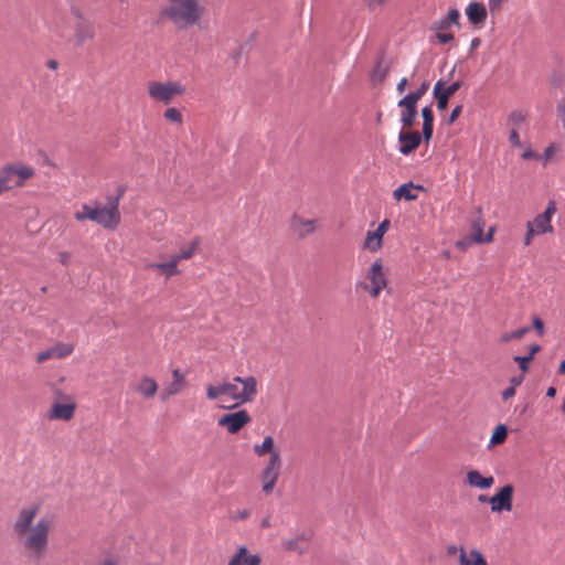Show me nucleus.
<instances>
[{"mask_svg": "<svg viewBox=\"0 0 565 565\" xmlns=\"http://www.w3.org/2000/svg\"><path fill=\"white\" fill-rule=\"evenodd\" d=\"M179 263L171 255L168 262L163 263H149L146 265L147 269L159 270L166 278H170L172 276H177L180 274L178 268Z\"/></svg>", "mask_w": 565, "mask_h": 565, "instance_id": "nucleus-26", "label": "nucleus"}, {"mask_svg": "<svg viewBox=\"0 0 565 565\" xmlns=\"http://www.w3.org/2000/svg\"><path fill=\"white\" fill-rule=\"evenodd\" d=\"M468 21L478 26H482L487 20V8L480 2H470L466 8Z\"/></svg>", "mask_w": 565, "mask_h": 565, "instance_id": "nucleus-23", "label": "nucleus"}, {"mask_svg": "<svg viewBox=\"0 0 565 565\" xmlns=\"http://www.w3.org/2000/svg\"><path fill=\"white\" fill-rule=\"evenodd\" d=\"M541 351V347L539 344H533L530 347V352L527 356H532V360L534 359V355Z\"/></svg>", "mask_w": 565, "mask_h": 565, "instance_id": "nucleus-55", "label": "nucleus"}, {"mask_svg": "<svg viewBox=\"0 0 565 565\" xmlns=\"http://www.w3.org/2000/svg\"><path fill=\"white\" fill-rule=\"evenodd\" d=\"M514 487L505 484L489 498L492 513L511 512L513 509Z\"/></svg>", "mask_w": 565, "mask_h": 565, "instance_id": "nucleus-11", "label": "nucleus"}, {"mask_svg": "<svg viewBox=\"0 0 565 565\" xmlns=\"http://www.w3.org/2000/svg\"><path fill=\"white\" fill-rule=\"evenodd\" d=\"M387 286V269L384 267L383 260L377 258L366 269L364 279L356 282L355 288L376 299Z\"/></svg>", "mask_w": 565, "mask_h": 565, "instance_id": "nucleus-4", "label": "nucleus"}, {"mask_svg": "<svg viewBox=\"0 0 565 565\" xmlns=\"http://www.w3.org/2000/svg\"><path fill=\"white\" fill-rule=\"evenodd\" d=\"M271 526V519L270 516H265L262 521H260V527L262 529H268Z\"/></svg>", "mask_w": 565, "mask_h": 565, "instance_id": "nucleus-56", "label": "nucleus"}, {"mask_svg": "<svg viewBox=\"0 0 565 565\" xmlns=\"http://www.w3.org/2000/svg\"><path fill=\"white\" fill-rule=\"evenodd\" d=\"M281 467V457L275 455L274 458H268L260 473L262 490L264 493L269 494L273 492L280 476Z\"/></svg>", "mask_w": 565, "mask_h": 565, "instance_id": "nucleus-10", "label": "nucleus"}, {"mask_svg": "<svg viewBox=\"0 0 565 565\" xmlns=\"http://www.w3.org/2000/svg\"><path fill=\"white\" fill-rule=\"evenodd\" d=\"M262 563L259 553H253L246 545H239L227 565H262Z\"/></svg>", "mask_w": 565, "mask_h": 565, "instance_id": "nucleus-20", "label": "nucleus"}, {"mask_svg": "<svg viewBox=\"0 0 565 565\" xmlns=\"http://www.w3.org/2000/svg\"><path fill=\"white\" fill-rule=\"evenodd\" d=\"M509 140H510V142H511V145H512L513 147H515V148H523V143H522V141H521V139H520V136H519V134H518V131H516V130H514V129H513V130L510 132Z\"/></svg>", "mask_w": 565, "mask_h": 565, "instance_id": "nucleus-45", "label": "nucleus"}, {"mask_svg": "<svg viewBox=\"0 0 565 565\" xmlns=\"http://www.w3.org/2000/svg\"><path fill=\"white\" fill-rule=\"evenodd\" d=\"M513 360L518 363L520 370L523 372V373H526L530 369V363L532 361V356H519V355H515L513 358Z\"/></svg>", "mask_w": 565, "mask_h": 565, "instance_id": "nucleus-38", "label": "nucleus"}, {"mask_svg": "<svg viewBox=\"0 0 565 565\" xmlns=\"http://www.w3.org/2000/svg\"><path fill=\"white\" fill-rule=\"evenodd\" d=\"M303 536H297L294 539L285 540L282 546L286 551L297 552L299 554L305 553L306 547L303 546Z\"/></svg>", "mask_w": 565, "mask_h": 565, "instance_id": "nucleus-32", "label": "nucleus"}, {"mask_svg": "<svg viewBox=\"0 0 565 565\" xmlns=\"http://www.w3.org/2000/svg\"><path fill=\"white\" fill-rule=\"evenodd\" d=\"M429 83L424 81L416 90L408 93L398 100L397 106L401 108V124L403 128H412L417 118V103L427 93Z\"/></svg>", "mask_w": 565, "mask_h": 565, "instance_id": "nucleus-7", "label": "nucleus"}, {"mask_svg": "<svg viewBox=\"0 0 565 565\" xmlns=\"http://www.w3.org/2000/svg\"><path fill=\"white\" fill-rule=\"evenodd\" d=\"M424 188L422 185L414 184L413 182H407L393 191V199L397 202L404 201H415L418 199V193Z\"/></svg>", "mask_w": 565, "mask_h": 565, "instance_id": "nucleus-21", "label": "nucleus"}, {"mask_svg": "<svg viewBox=\"0 0 565 565\" xmlns=\"http://www.w3.org/2000/svg\"><path fill=\"white\" fill-rule=\"evenodd\" d=\"M97 206L92 207L88 204H83L81 211L75 212L74 217L77 221L90 220L94 221L96 217Z\"/></svg>", "mask_w": 565, "mask_h": 565, "instance_id": "nucleus-34", "label": "nucleus"}, {"mask_svg": "<svg viewBox=\"0 0 565 565\" xmlns=\"http://www.w3.org/2000/svg\"><path fill=\"white\" fill-rule=\"evenodd\" d=\"M556 212V203L555 201L551 200L548 201L544 212L537 214L533 220L526 222V231L523 237L524 246H531L536 236L554 233L552 218Z\"/></svg>", "mask_w": 565, "mask_h": 565, "instance_id": "nucleus-5", "label": "nucleus"}, {"mask_svg": "<svg viewBox=\"0 0 565 565\" xmlns=\"http://www.w3.org/2000/svg\"><path fill=\"white\" fill-rule=\"evenodd\" d=\"M467 483L477 489L486 490L493 486V476H482L478 470H469L466 473Z\"/></svg>", "mask_w": 565, "mask_h": 565, "instance_id": "nucleus-25", "label": "nucleus"}, {"mask_svg": "<svg viewBox=\"0 0 565 565\" xmlns=\"http://www.w3.org/2000/svg\"><path fill=\"white\" fill-rule=\"evenodd\" d=\"M96 218L94 222L107 230H115L120 223V212L118 209V199L109 206H97Z\"/></svg>", "mask_w": 565, "mask_h": 565, "instance_id": "nucleus-12", "label": "nucleus"}, {"mask_svg": "<svg viewBox=\"0 0 565 565\" xmlns=\"http://www.w3.org/2000/svg\"><path fill=\"white\" fill-rule=\"evenodd\" d=\"M390 220L385 218L379 224V226L374 231H367L363 242V249L369 250L371 253L379 252L383 246V238L384 235L390 230Z\"/></svg>", "mask_w": 565, "mask_h": 565, "instance_id": "nucleus-14", "label": "nucleus"}, {"mask_svg": "<svg viewBox=\"0 0 565 565\" xmlns=\"http://www.w3.org/2000/svg\"><path fill=\"white\" fill-rule=\"evenodd\" d=\"M200 244H201V238L194 237L191 241L182 244L179 252L173 254L172 256H173V258H175V260L178 263H180L182 260L191 259L198 253Z\"/></svg>", "mask_w": 565, "mask_h": 565, "instance_id": "nucleus-27", "label": "nucleus"}, {"mask_svg": "<svg viewBox=\"0 0 565 565\" xmlns=\"http://www.w3.org/2000/svg\"><path fill=\"white\" fill-rule=\"evenodd\" d=\"M530 331L529 327H524L514 331L503 332L500 335L499 342L502 344L509 343L513 340H520Z\"/></svg>", "mask_w": 565, "mask_h": 565, "instance_id": "nucleus-33", "label": "nucleus"}, {"mask_svg": "<svg viewBox=\"0 0 565 565\" xmlns=\"http://www.w3.org/2000/svg\"><path fill=\"white\" fill-rule=\"evenodd\" d=\"M163 117L166 120L178 125H182L183 122L182 114L174 107L167 108L163 113Z\"/></svg>", "mask_w": 565, "mask_h": 565, "instance_id": "nucleus-36", "label": "nucleus"}, {"mask_svg": "<svg viewBox=\"0 0 565 565\" xmlns=\"http://www.w3.org/2000/svg\"><path fill=\"white\" fill-rule=\"evenodd\" d=\"M558 374H565V360H563L559 364Z\"/></svg>", "mask_w": 565, "mask_h": 565, "instance_id": "nucleus-60", "label": "nucleus"}, {"mask_svg": "<svg viewBox=\"0 0 565 565\" xmlns=\"http://www.w3.org/2000/svg\"><path fill=\"white\" fill-rule=\"evenodd\" d=\"M505 0H488V7L491 13H497L501 10L502 3Z\"/></svg>", "mask_w": 565, "mask_h": 565, "instance_id": "nucleus-46", "label": "nucleus"}, {"mask_svg": "<svg viewBox=\"0 0 565 565\" xmlns=\"http://www.w3.org/2000/svg\"><path fill=\"white\" fill-rule=\"evenodd\" d=\"M533 327L536 330V332L539 333V335H543V333H544V323H543L541 318H539V317H534L533 318Z\"/></svg>", "mask_w": 565, "mask_h": 565, "instance_id": "nucleus-49", "label": "nucleus"}, {"mask_svg": "<svg viewBox=\"0 0 565 565\" xmlns=\"http://www.w3.org/2000/svg\"><path fill=\"white\" fill-rule=\"evenodd\" d=\"M458 565H489L483 553L477 547L461 550Z\"/></svg>", "mask_w": 565, "mask_h": 565, "instance_id": "nucleus-24", "label": "nucleus"}, {"mask_svg": "<svg viewBox=\"0 0 565 565\" xmlns=\"http://www.w3.org/2000/svg\"><path fill=\"white\" fill-rule=\"evenodd\" d=\"M75 36L79 43H84L87 40H92L94 38L93 25L86 21L79 22L76 28Z\"/></svg>", "mask_w": 565, "mask_h": 565, "instance_id": "nucleus-30", "label": "nucleus"}, {"mask_svg": "<svg viewBox=\"0 0 565 565\" xmlns=\"http://www.w3.org/2000/svg\"><path fill=\"white\" fill-rule=\"evenodd\" d=\"M68 257H70V255L67 253H61L60 254L61 263L64 265L67 264Z\"/></svg>", "mask_w": 565, "mask_h": 565, "instance_id": "nucleus-58", "label": "nucleus"}, {"mask_svg": "<svg viewBox=\"0 0 565 565\" xmlns=\"http://www.w3.org/2000/svg\"><path fill=\"white\" fill-rule=\"evenodd\" d=\"M408 85V79L406 77L401 78V81L397 83L396 90L399 95H403L406 90V87Z\"/></svg>", "mask_w": 565, "mask_h": 565, "instance_id": "nucleus-51", "label": "nucleus"}, {"mask_svg": "<svg viewBox=\"0 0 565 565\" xmlns=\"http://www.w3.org/2000/svg\"><path fill=\"white\" fill-rule=\"evenodd\" d=\"M515 391L516 388L513 387V386H509L507 387L503 392H502V399L503 401H508L510 398H512L514 395H515Z\"/></svg>", "mask_w": 565, "mask_h": 565, "instance_id": "nucleus-52", "label": "nucleus"}, {"mask_svg": "<svg viewBox=\"0 0 565 565\" xmlns=\"http://www.w3.org/2000/svg\"><path fill=\"white\" fill-rule=\"evenodd\" d=\"M461 111H462V106H460V105L456 106L449 115L448 122L454 124L459 118Z\"/></svg>", "mask_w": 565, "mask_h": 565, "instance_id": "nucleus-48", "label": "nucleus"}, {"mask_svg": "<svg viewBox=\"0 0 565 565\" xmlns=\"http://www.w3.org/2000/svg\"><path fill=\"white\" fill-rule=\"evenodd\" d=\"M508 435L507 428L503 425H499L492 434L491 443L497 445L505 440Z\"/></svg>", "mask_w": 565, "mask_h": 565, "instance_id": "nucleus-37", "label": "nucleus"}, {"mask_svg": "<svg viewBox=\"0 0 565 565\" xmlns=\"http://www.w3.org/2000/svg\"><path fill=\"white\" fill-rule=\"evenodd\" d=\"M483 227H484V220L481 215H479L472 223H471V230H472V242L477 244L481 243H490L493 239V234L495 228L490 227L488 233L483 234Z\"/></svg>", "mask_w": 565, "mask_h": 565, "instance_id": "nucleus-22", "label": "nucleus"}, {"mask_svg": "<svg viewBox=\"0 0 565 565\" xmlns=\"http://www.w3.org/2000/svg\"><path fill=\"white\" fill-rule=\"evenodd\" d=\"M423 139V135L418 131L404 128L398 134L399 152L404 156L411 154L419 147Z\"/></svg>", "mask_w": 565, "mask_h": 565, "instance_id": "nucleus-17", "label": "nucleus"}, {"mask_svg": "<svg viewBox=\"0 0 565 565\" xmlns=\"http://www.w3.org/2000/svg\"><path fill=\"white\" fill-rule=\"evenodd\" d=\"M555 394H556V388L555 387L551 386V387L547 388L546 395L548 397H554Z\"/></svg>", "mask_w": 565, "mask_h": 565, "instance_id": "nucleus-59", "label": "nucleus"}, {"mask_svg": "<svg viewBox=\"0 0 565 565\" xmlns=\"http://www.w3.org/2000/svg\"><path fill=\"white\" fill-rule=\"evenodd\" d=\"M523 152L521 154V157L524 159V160H529V159H540V156L532 150V148L530 146H524L523 145Z\"/></svg>", "mask_w": 565, "mask_h": 565, "instance_id": "nucleus-42", "label": "nucleus"}, {"mask_svg": "<svg viewBox=\"0 0 565 565\" xmlns=\"http://www.w3.org/2000/svg\"><path fill=\"white\" fill-rule=\"evenodd\" d=\"M523 380H524V375L523 374L518 375V376H513L509 381L510 382V386H513V387L516 388L518 386H520L522 384Z\"/></svg>", "mask_w": 565, "mask_h": 565, "instance_id": "nucleus-53", "label": "nucleus"}, {"mask_svg": "<svg viewBox=\"0 0 565 565\" xmlns=\"http://www.w3.org/2000/svg\"><path fill=\"white\" fill-rule=\"evenodd\" d=\"M34 175V169L19 163L8 164L0 170V194L14 188L23 186Z\"/></svg>", "mask_w": 565, "mask_h": 565, "instance_id": "nucleus-8", "label": "nucleus"}, {"mask_svg": "<svg viewBox=\"0 0 565 565\" xmlns=\"http://www.w3.org/2000/svg\"><path fill=\"white\" fill-rule=\"evenodd\" d=\"M366 8L370 10H375L384 7L390 0H363Z\"/></svg>", "mask_w": 565, "mask_h": 565, "instance_id": "nucleus-41", "label": "nucleus"}, {"mask_svg": "<svg viewBox=\"0 0 565 565\" xmlns=\"http://www.w3.org/2000/svg\"><path fill=\"white\" fill-rule=\"evenodd\" d=\"M461 550H468L467 547L460 545V546H457V545H450L447 547V554L448 555H455V554H458V558L460 557V554H461Z\"/></svg>", "mask_w": 565, "mask_h": 565, "instance_id": "nucleus-50", "label": "nucleus"}, {"mask_svg": "<svg viewBox=\"0 0 565 565\" xmlns=\"http://www.w3.org/2000/svg\"><path fill=\"white\" fill-rule=\"evenodd\" d=\"M489 498H490V497H487V495H484V494H480V495L478 497V501H479V502H488V503H489Z\"/></svg>", "mask_w": 565, "mask_h": 565, "instance_id": "nucleus-61", "label": "nucleus"}, {"mask_svg": "<svg viewBox=\"0 0 565 565\" xmlns=\"http://www.w3.org/2000/svg\"><path fill=\"white\" fill-rule=\"evenodd\" d=\"M436 39L440 44H447L454 41V34L447 31H437Z\"/></svg>", "mask_w": 565, "mask_h": 565, "instance_id": "nucleus-39", "label": "nucleus"}, {"mask_svg": "<svg viewBox=\"0 0 565 565\" xmlns=\"http://www.w3.org/2000/svg\"><path fill=\"white\" fill-rule=\"evenodd\" d=\"M249 515H250L249 510L243 509V510H237V511L233 512L231 518H232V520L237 521V520H246Z\"/></svg>", "mask_w": 565, "mask_h": 565, "instance_id": "nucleus-47", "label": "nucleus"}, {"mask_svg": "<svg viewBox=\"0 0 565 565\" xmlns=\"http://www.w3.org/2000/svg\"><path fill=\"white\" fill-rule=\"evenodd\" d=\"M461 87L460 82H454L449 86H445L441 81H438L433 89L434 97L437 100V108L443 111L447 108L449 98Z\"/></svg>", "mask_w": 565, "mask_h": 565, "instance_id": "nucleus-19", "label": "nucleus"}, {"mask_svg": "<svg viewBox=\"0 0 565 565\" xmlns=\"http://www.w3.org/2000/svg\"><path fill=\"white\" fill-rule=\"evenodd\" d=\"M562 146L556 142H552L545 150L542 156H540V160H542L543 164H547L550 161L554 159V157L561 151Z\"/></svg>", "mask_w": 565, "mask_h": 565, "instance_id": "nucleus-35", "label": "nucleus"}, {"mask_svg": "<svg viewBox=\"0 0 565 565\" xmlns=\"http://www.w3.org/2000/svg\"><path fill=\"white\" fill-rule=\"evenodd\" d=\"M252 420L247 411L242 409L235 413H228L221 416L217 420V425L223 427L230 434H237L243 427L249 424Z\"/></svg>", "mask_w": 565, "mask_h": 565, "instance_id": "nucleus-13", "label": "nucleus"}, {"mask_svg": "<svg viewBox=\"0 0 565 565\" xmlns=\"http://www.w3.org/2000/svg\"><path fill=\"white\" fill-rule=\"evenodd\" d=\"M148 97L154 103L171 104L175 97L185 94V86L178 81H149L146 86Z\"/></svg>", "mask_w": 565, "mask_h": 565, "instance_id": "nucleus-6", "label": "nucleus"}, {"mask_svg": "<svg viewBox=\"0 0 565 565\" xmlns=\"http://www.w3.org/2000/svg\"><path fill=\"white\" fill-rule=\"evenodd\" d=\"M557 116L562 122V127L565 130V96L562 97V99L557 104Z\"/></svg>", "mask_w": 565, "mask_h": 565, "instance_id": "nucleus-40", "label": "nucleus"}, {"mask_svg": "<svg viewBox=\"0 0 565 565\" xmlns=\"http://www.w3.org/2000/svg\"><path fill=\"white\" fill-rule=\"evenodd\" d=\"M131 390L143 399H152L159 391L157 380L148 374L140 375L132 384Z\"/></svg>", "mask_w": 565, "mask_h": 565, "instance_id": "nucleus-15", "label": "nucleus"}, {"mask_svg": "<svg viewBox=\"0 0 565 565\" xmlns=\"http://www.w3.org/2000/svg\"><path fill=\"white\" fill-rule=\"evenodd\" d=\"M253 450L257 457H264L266 455H268L269 458H274L275 455L281 457L279 449L275 447V440L271 436H266L262 444L254 445Z\"/></svg>", "mask_w": 565, "mask_h": 565, "instance_id": "nucleus-28", "label": "nucleus"}, {"mask_svg": "<svg viewBox=\"0 0 565 565\" xmlns=\"http://www.w3.org/2000/svg\"><path fill=\"white\" fill-rule=\"evenodd\" d=\"M449 26H450V23L446 19H443L438 22L436 30L437 31H446Z\"/></svg>", "mask_w": 565, "mask_h": 565, "instance_id": "nucleus-54", "label": "nucleus"}, {"mask_svg": "<svg viewBox=\"0 0 565 565\" xmlns=\"http://www.w3.org/2000/svg\"><path fill=\"white\" fill-rule=\"evenodd\" d=\"M456 245H457V247H459V248H463V247L466 246V244H465L462 241L457 242V244H456Z\"/></svg>", "mask_w": 565, "mask_h": 565, "instance_id": "nucleus-63", "label": "nucleus"}, {"mask_svg": "<svg viewBox=\"0 0 565 565\" xmlns=\"http://www.w3.org/2000/svg\"><path fill=\"white\" fill-rule=\"evenodd\" d=\"M76 407L74 396L65 394L61 390H55L46 418L49 420L70 422L75 415Z\"/></svg>", "mask_w": 565, "mask_h": 565, "instance_id": "nucleus-9", "label": "nucleus"}, {"mask_svg": "<svg viewBox=\"0 0 565 565\" xmlns=\"http://www.w3.org/2000/svg\"><path fill=\"white\" fill-rule=\"evenodd\" d=\"M460 13L457 9H450L445 18L450 24H458Z\"/></svg>", "mask_w": 565, "mask_h": 565, "instance_id": "nucleus-44", "label": "nucleus"}, {"mask_svg": "<svg viewBox=\"0 0 565 565\" xmlns=\"http://www.w3.org/2000/svg\"><path fill=\"white\" fill-rule=\"evenodd\" d=\"M423 117V138L428 142L433 137L434 131V113L431 106H426L422 109Z\"/></svg>", "mask_w": 565, "mask_h": 565, "instance_id": "nucleus-29", "label": "nucleus"}, {"mask_svg": "<svg viewBox=\"0 0 565 565\" xmlns=\"http://www.w3.org/2000/svg\"><path fill=\"white\" fill-rule=\"evenodd\" d=\"M209 401H232V405H223L224 408L252 403L258 394V382L254 376H234L231 381L224 380L216 385H207L205 388Z\"/></svg>", "mask_w": 565, "mask_h": 565, "instance_id": "nucleus-2", "label": "nucleus"}, {"mask_svg": "<svg viewBox=\"0 0 565 565\" xmlns=\"http://www.w3.org/2000/svg\"><path fill=\"white\" fill-rule=\"evenodd\" d=\"M205 14V7L200 0H166L160 15L177 30L185 31L199 25Z\"/></svg>", "mask_w": 565, "mask_h": 565, "instance_id": "nucleus-3", "label": "nucleus"}, {"mask_svg": "<svg viewBox=\"0 0 565 565\" xmlns=\"http://www.w3.org/2000/svg\"><path fill=\"white\" fill-rule=\"evenodd\" d=\"M54 359H64L71 355L74 351V345L71 343L58 342L51 347Z\"/></svg>", "mask_w": 565, "mask_h": 565, "instance_id": "nucleus-31", "label": "nucleus"}, {"mask_svg": "<svg viewBox=\"0 0 565 565\" xmlns=\"http://www.w3.org/2000/svg\"><path fill=\"white\" fill-rule=\"evenodd\" d=\"M99 565H118V562L113 558H106Z\"/></svg>", "mask_w": 565, "mask_h": 565, "instance_id": "nucleus-57", "label": "nucleus"}, {"mask_svg": "<svg viewBox=\"0 0 565 565\" xmlns=\"http://www.w3.org/2000/svg\"><path fill=\"white\" fill-rule=\"evenodd\" d=\"M50 359H54L53 354H52L51 348H49V349H46L44 351L39 352L38 355H36V362L38 363H44L45 361H47Z\"/></svg>", "mask_w": 565, "mask_h": 565, "instance_id": "nucleus-43", "label": "nucleus"}, {"mask_svg": "<svg viewBox=\"0 0 565 565\" xmlns=\"http://www.w3.org/2000/svg\"><path fill=\"white\" fill-rule=\"evenodd\" d=\"M480 43V40L479 39H473L472 42H471V47H477Z\"/></svg>", "mask_w": 565, "mask_h": 565, "instance_id": "nucleus-62", "label": "nucleus"}, {"mask_svg": "<svg viewBox=\"0 0 565 565\" xmlns=\"http://www.w3.org/2000/svg\"><path fill=\"white\" fill-rule=\"evenodd\" d=\"M56 65H57V63H56L55 61H51V62H50V64H49V66H50L51 68H55V67H56Z\"/></svg>", "mask_w": 565, "mask_h": 565, "instance_id": "nucleus-64", "label": "nucleus"}, {"mask_svg": "<svg viewBox=\"0 0 565 565\" xmlns=\"http://www.w3.org/2000/svg\"><path fill=\"white\" fill-rule=\"evenodd\" d=\"M290 232L298 238H305L313 234L319 227V221L315 218H305L300 215H292L290 218Z\"/></svg>", "mask_w": 565, "mask_h": 565, "instance_id": "nucleus-16", "label": "nucleus"}, {"mask_svg": "<svg viewBox=\"0 0 565 565\" xmlns=\"http://www.w3.org/2000/svg\"><path fill=\"white\" fill-rule=\"evenodd\" d=\"M41 504L33 502L22 507L12 523V534L23 554L31 561H41L49 551L53 519L40 516Z\"/></svg>", "mask_w": 565, "mask_h": 565, "instance_id": "nucleus-1", "label": "nucleus"}, {"mask_svg": "<svg viewBox=\"0 0 565 565\" xmlns=\"http://www.w3.org/2000/svg\"><path fill=\"white\" fill-rule=\"evenodd\" d=\"M171 377V382L167 384L160 393V397L163 402L180 394L188 385L185 374L179 369L172 370Z\"/></svg>", "mask_w": 565, "mask_h": 565, "instance_id": "nucleus-18", "label": "nucleus"}]
</instances>
